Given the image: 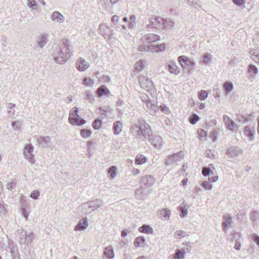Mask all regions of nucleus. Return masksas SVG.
<instances>
[{
    "label": "nucleus",
    "instance_id": "nucleus-1",
    "mask_svg": "<svg viewBox=\"0 0 259 259\" xmlns=\"http://www.w3.org/2000/svg\"><path fill=\"white\" fill-rule=\"evenodd\" d=\"M132 128L133 129L138 128L137 135L140 139L149 140L151 139V137H153L150 126L142 119H139L138 124L133 125Z\"/></svg>",
    "mask_w": 259,
    "mask_h": 259
},
{
    "label": "nucleus",
    "instance_id": "nucleus-2",
    "mask_svg": "<svg viewBox=\"0 0 259 259\" xmlns=\"http://www.w3.org/2000/svg\"><path fill=\"white\" fill-rule=\"evenodd\" d=\"M69 41L68 39H63L64 46L63 48L60 50L57 56L54 58L55 62L60 64H63L70 58L71 53L69 51Z\"/></svg>",
    "mask_w": 259,
    "mask_h": 259
},
{
    "label": "nucleus",
    "instance_id": "nucleus-3",
    "mask_svg": "<svg viewBox=\"0 0 259 259\" xmlns=\"http://www.w3.org/2000/svg\"><path fill=\"white\" fill-rule=\"evenodd\" d=\"M16 235L20 244H25L27 246L31 245L34 237V234L33 232L25 231L22 228L17 230Z\"/></svg>",
    "mask_w": 259,
    "mask_h": 259
},
{
    "label": "nucleus",
    "instance_id": "nucleus-4",
    "mask_svg": "<svg viewBox=\"0 0 259 259\" xmlns=\"http://www.w3.org/2000/svg\"><path fill=\"white\" fill-rule=\"evenodd\" d=\"M78 112L77 107H74L70 110L68 120L71 124L79 126L85 123V120L79 116Z\"/></svg>",
    "mask_w": 259,
    "mask_h": 259
},
{
    "label": "nucleus",
    "instance_id": "nucleus-5",
    "mask_svg": "<svg viewBox=\"0 0 259 259\" xmlns=\"http://www.w3.org/2000/svg\"><path fill=\"white\" fill-rule=\"evenodd\" d=\"M178 60L182 67L187 71H191L194 69L195 62L192 59H190L185 56H180Z\"/></svg>",
    "mask_w": 259,
    "mask_h": 259
},
{
    "label": "nucleus",
    "instance_id": "nucleus-6",
    "mask_svg": "<svg viewBox=\"0 0 259 259\" xmlns=\"http://www.w3.org/2000/svg\"><path fill=\"white\" fill-rule=\"evenodd\" d=\"M34 147L31 144H27L24 148L23 154L25 158L32 165L35 163L34 155L33 154Z\"/></svg>",
    "mask_w": 259,
    "mask_h": 259
},
{
    "label": "nucleus",
    "instance_id": "nucleus-7",
    "mask_svg": "<svg viewBox=\"0 0 259 259\" xmlns=\"http://www.w3.org/2000/svg\"><path fill=\"white\" fill-rule=\"evenodd\" d=\"M184 157L183 152L181 151L178 153L169 155L165 160L164 163L166 165H170L177 162L181 161Z\"/></svg>",
    "mask_w": 259,
    "mask_h": 259
},
{
    "label": "nucleus",
    "instance_id": "nucleus-8",
    "mask_svg": "<svg viewBox=\"0 0 259 259\" xmlns=\"http://www.w3.org/2000/svg\"><path fill=\"white\" fill-rule=\"evenodd\" d=\"M139 81L141 87L147 90L153 85L152 81L149 78L145 76H140Z\"/></svg>",
    "mask_w": 259,
    "mask_h": 259
},
{
    "label": "nucleus",
    "instance_id": "nucleus-9",
    "mask_svg": "<svg viewBox=\"0 0 259 259\" xmlns=\"http://www.w3.org/2000/svg\"><path fill=\"white\" fill-rule=\"evenodd\" d=\"M38 144L42 148L48 147L51 143V139L49 136L35 137Z\"/></svg>",
    "mask_w": 259,
    "mask_h": 259
},
{
    "label": "nucleus",
    "instance_id": "nucleus-10",
    "mask_svg": "<svg viewBox=\"0 0 259 259\" xmlns=\"http://www.w3.org/2000/svg\"><path fill=\"white\" fill-rule=\"evenodd\" d=\"M115 254L113 248L111 245H108L104 248L102 254L103 259H114Z\"/></svg>",
    "mask_w": 259,
    "mask_h": 259
},
{
    "label": "nucleus",
    "instance_id": "nucleus-11",
    "mask_svg": "<svg viewBox=\"0 0 259 259\" xmlns=\"http://www.w3.org/2000/svg\"><path fill=\"white\" fill-rule=\"evenodd\" d=\"M104 202L101 199H96L92 201H89L82 204V206L84 207L87 205L89 207H93L95 209L100 208L104 205Z\"/></svg>",
    "mask_w": 259,
    "mask_h": 259
},
{
    "label": "nucleus",
    "instance_id": "nucleus-12",
    "mask_svg": "<svg viewBox=\"0 0 259 259\" xmlns=\"http://www.w3.org/2000/svg\"><path fill=\"white\" fill-rule=\"evenodd\" d=\"M223 121L227 128L230 131H235L238 127L232 119L226 115L223 116Z\"/></svg>",
    "mask_w": 259,
    "mask_h": 259
},
{
    "label": "nucleus",
    "instance_id": "nucleus-13",
    "mask_svg": "<svg viewBox=\"0 0 259 259\" xmlns=\"http://www.w3.org/2000/svg\"><path fill=\"white\" fill-rule=\"evenodd\" d=\"M162 18L155 16L151 18L150 24L147 25V27H153L156 28L162 27Z\"/></svg>",
    "mask_w": 259,
    "mask_h": 259
},
{
    "label": "nucleus",
    "instance_id": "nucleus-14",
    "mask_svg": "<svg viewBox=\"0 0 259 259\" xmlns=\"http://www.w3.org/2000/svg\"><path fill=\"white\" fill-rule=\"evenodd\" d=\"M89 64L81 58L76 63V67L79 71H84L89 67Z\"/></svg>",
    "mask_w": 259,
    "mask_h": 259
},
{
    "label": "nucleus",
    "instance_id": "nucleus-15",
    "mask_svg": "<svg viewBox=\"0 0 259 259\" xmlns=\"http://www.w3.org/2000/svg\"><path fill=\"white\" fill-rule=\"evenodd\" d=\"M223 219L222 228L224 231L226 232L232 223V217L229 214L227 213L223 216Z\"/></svg>",
    "mask_w": 259,
    "mask_h": 259
},
{
    "label": "nucleus",
    "instance_id": "nucleus-16",
    "mask_svg": "<svg viewBox=\"0 0 259 259\" xmlns=\"http://www.w3.org/2000/svg\"><path fill=\"white\" fill-rule=\"evenodd\" d=\"M242 150L236 147H230L227 151L226 154L229 157H237L241 154Z\"/></svg>",
    "mask_w": 259,
    "mask_h": 259
},
{
    "label": "nucleus",
    "instance_id": "nucleus-17",
    "mask_svg": "<svg viewBox=\"0 0 259 259\" xmlns=\"http://www.w3.org/2000/svg\"><path fill=\"white\" fill-rule=\"evenodd\" d=\"M49 35L46 33H43L40 35L37 39L36 47L42 49L47 44Z\"/></svg>",
    "mask_w": 259,
    "mask_h": 259
},
{
    "label": "nucleus",
    "instance_id": "nucleus-18",
    "mask_svg": "<svg viewBox=\"0 0 259 259\" xmlns=\"http://www.w3.org/2000/svg\"><path fill=\"white\" fill-rule=\"evenodd\" d=\"M160 39V36L158 35L154 34H149L144 35L142 38V40L149 43H152Z\"/></svg>",
    "mask_w": 259,
    "mask_h": 259
},
{
    "label": "nucleus",
    "instance_id": "nucleus-19",
    "mask_svg": "<svg viewBox=\"0 0 259 259\" xmlns=\"http://www.w3.org/2000/svg\"><path fill=\"white\" fill-rule=\"evenodd\" d=\"M141 182L148 187L152 186L155 183L154 178L150 175H146L142 177Z\"/></svg>",
    "mask_w": 259,
    "mask_h": 259
},
{
    "label": "nucleus",
    "instance_id": "nucleus-20",
    "mask_svg": "<svg viewBox=\"0 0 259 259\" xmlns=\"http://www.w3.org/2000/svg\"><path fill=\"white\" fill-rule=\"evenodd\" d=\"M51 19L55 22L63 23L65 21V17L60 12L58 11L54 12L51 16Z\"/></svg>",
    "mask_w": 259,
    "mask_h": 259
},
{
    "label": "nucleus",
    "instance_id": "nucleus-21",
    "mask_svg": "<svg viewBox=\"0 0 259 259\" xmlns=\"http://www.w3.org/2000/svg\"><path fill=\"white\" fill-rule=\"evenodd\" d=\"M89 226L87 219L86 218L80 221L74 228L76 231H83L85 230Z\"/></svg>",
    "mask_w": 259,
    "mask_h": 259
},
{
    "label": "nucleus",
    "instance_id": "nucleus-22",
    "mask_svg": "<svg viewBox=\"0 0 259 259\" xmlns=\"http://www.w3.org/2000/svg\"><path fill=\"white\" fill-rule=\"evenodd\" d=\"M146 189V188L141 187L138 190L135 194L136 198L141 200L144 199L146 195L149 193V191Z\"/></svg>",
    "mask_w": 259,
    "mask_h": 259
},
{
    "label": "nucleus",
    "instance_id": "nucleus-23",
    "mask_svg": "<svg viewBox=\"0 0 259 259\" xmlns=\"http://www.w3.org/2000/svg\"><path fill=\"white\" fill-rule=\"evenodd\" d=\"M99 32L105 37L108 36L111 32L110 28L105 24H101L99 27Z\"/></svg>",
    "mask_w": 259,
    "mask_h": 259
},
{
    "label": "nucleus",
    "instance_id": "nucleus-24",
    "mask_svg": "<svg viewBox=\"0 0 259 259\" xmlns=\"http://www.w3.org/2000/svg\"><path fill=\"white\" fill-rule=\"evenodd\" d=\"M152 141L153 145L156 148H160L162 145V138L159 136L155 137L154 138V136L151 137V139H149Z\"/></svg>",
    "mask_w": 259,
    "mask_h": 259
},
{
    "label": "nucleus",
    "instance_id": "nucleus-25",
    "mask_svg": "<svg viewBox=\"0 0 259 259\" xmlns=\"http://www.w3.org/2000/svg\"><path fill=\"white\" fill-rule=\"evenodd\" d=\"M97 92L99 97H102L104 95L108 96L110 95V92L109 90L104 85L100 86L97 89Z\"/></svg>",
    "mask_w": 259,
    "mask_h": 259
},
{
    "label": "nucleus",
    "instance_id": "nucleus-26",
    "mask_svg": "<svg viewBox=\"0 0 259 259\" xmlns=\"http://www.w3.org/2000/svg\"><path fill=\"white\" fill-rule=\"evenodd\" d=\"M169 71L175 75H177L180 73V69L177 65L174 63L170 62L168 65Z\"/></svg>",
    "mask_w": 259,
    "mask_h": 259
},
{
    "label": "nucleus",
    "instance_id": "nucleus-27",
    "mask_svg": "<svg viewBox=\"0 0 259 259\" xmlns=\"http://www.w3.org/2000/svg\"><path fill=\"white\" fill-rule=\"evenodd\" d=\"M174 24V22L169 18L163 19H162V27L166 29H169L171 28Z\"/></svg>",
    "mask_w": 259,
    "mask_h": 259
},
{
    "label": "nucleus",
    "instance_id": "nucleus-28",
    "mask_svg": "<svg viewBox=\"0 0 259 259\" xmlns=\"http://www.w3.org/2000/svg\"><path fill=\"white\" fill-rule=\"evenodd\" d=\"M213 168V165L212 164H210L208 167H204L202 169V173L204 177L208 176L210 175H213V171L211 169Z\"/></svg>",
    "mask_w": 259,
    "mask_h": 259
},
{
    "label": "nucleus",
    "instance_id": "nucleus-29",
    "mask_svg": "<svg viewBox=\"0 0 259 259\" xmlns=\"http://www.w3.org/2000/svg\"><path fill=\"white\" fill-rule=\"evenodd\" d=\"M185 258V251L177 249L174 256V259H184Z\"/></svg>",
    "mask_w": 259,
    "mask_h": 259
},
{
    "label": "nucleus",
    "instance_id": "nucleus-30",
    "mask_svg": "<svg viewBox=\"0 0 259 259\" xmlns=\"http://www.w3.org/2000/svg\"><path fill=\"white\" fill-rule=\"evenodd\" d=\"M145 239L142 237H137L134 242V246L136 248L140 247L142 246L143 244L145 242Z\"/></svg>",
    "mask_w": 259,
    "mask_h": 259
},
{
    "label": "nucleus",
    "instance_id": "nucleus-31",
    "mask_svg": "<svg viewBox=\"0 0 259 259\" xmlns=\"http://www.w3.org/2000/svg\"><path fill=\"white\" fill-rule=\"evenodd\" d=\"M114 133L118 135L122 130V123L119 121L115 122L113 124Z\"/></svg>",
    "mask_w": 259,
    "mask_h": 259
},
{
    "label": "nucleus",
    "instance_id": "nucleus-32",
    "mask_svg": "<svg viewBox=\"0 0 259 259\" xmlns=\"http://www.w3.org/2000/svg\"><path fill=\"white\" fill-rule=\"evenodd\" d=\"M244 133L245 135L250 138V141H252L254 140V135L253 131L251 130L250 127L246 126L245 127Z\"/></svg>",
    "mask_w": 259,
    "mask_h": 259
},
{
    "label": "nucleus",
    "instance_id": "nucleus-33",
    "mask_svg": "<svg viewBox=\"0 0 259 259\" xmlns=\"http://www.w3.org/2000/svg\"><path fill=\"white\" fill-rule=\"evenodd\" d=\"M161 218L168 220L170 215V210L168 208L162 209L160 212Z\"/></svg>",
    "mask_w": 259,
    "mask_h": 259
},
{
    "label": "nucleus",
    "instance_id": "nucleus-34",
    "mask_svg": "<svg viewBox=\"0 0 259 259\" xmlns=\"http://www.w3.org/2000/svg\"><path fill=\"white\" fill-rule=\"evenodd\" d=\"M224 89L226 94L228 95L233 89V84L232 82L227 81L224 84Z\"/></svg>",
    "mask_w": 259,
    "mask_h": 259
},
{
    "label": "nucleus",
    "instance_id": "nucleus-35",
    "mask_svg": "<svg viewBox=\"0 0 259 259\" xmlns=\"http://www.w3.org/2000/svg\"><path fill=\"white\" fill-rule=\"evenodd\" d=\"M139 231L144 233H152L153 229L148 225H144L139 228Z\"/></svg>",
    "mask_w": 259,
    "mask_h": 259
},
{
    "label": "nucleus",
    "instance_id": "nucleus-36",
    "mask_svg": "<svg viewBox=\"0 0 259 259\" xmlns=\"http://www.w3.org/2000/svg\"><path fill=\"white\" fill-rule=\"evenodd\" d=\"M190 6H193L196 9L199 10L201 7L199 0H187Z\"/></svg>",
    "mask_w": 259,
    "mask_h": 259
},
{
    "label": "nucleus",
    "instance_id": "nucleus-37",
    "mask_svg": "<svg viewBox=\"0 0 259 259\" xmlns=\"http://www.w3.org/2000/svg\"><path fill=\"white\" fill-rule=\"evenodd\" d=\"M252 60L257 63H259V53L258 50H252L250 51Z\"/></svg>",
    "mask_w": 259,
    "mask_h": 259
},
{
    "label": "nucleus",
    "instance_id": "nucleus-38",
    "mask_svg": "<svg viewBox=\"0 0 259 259\" xmlns=\"http://www.w3.org/2000/svg\"><path fill=\"white\" fill-rule=\"evenodd\" d=\"M203 59V64L208 65L210 64L212 61V56L208 53L204 54L202 56Z\"/></svg>",
    "mask_w": 259,
    "mask_h": 259
},
{
    "label": "nucleus",
    "instance_id": "nucleus-39",
    "mask_svg": "<svg viewBox=\"0 0 259 259\" xmlns=\"http://www.w3.org/2000/svg\"><path fill=\"white\" fill-rule=\"evenodd\" d=\"M102 119L100 118H97L93 123V127L95 130H99L101 128Z\"/></svg>",
    "mask_w": 259,
    "mask_h": 259
},
{
    "label": "nucleus",
    "instance_id": "nucleus-40",
    "mask_svg": "<svg viewBox=\"0 0 259 259\" xmlns=\"http://www.w3.org/2000/svg\"><path fill=\"white\" fill-rule=\"evenodd\" d=\"M136 163L139 164H142L146 161V158L143 155H138L136 158Z\"/></svg>",
    "mask_w": 259,
    "mask_h": 259
},
{
    "label": "nucleus",
    "instance_id": "nucleus-41",
    "mask_svg": "<svg viewBox=\"0 0 259 259\" xmlns=\"http://www.w3.org/2000/svg\"><path fill=\"white\" fill-rule=\"evenodd\" d=\"M16 105L14 103H9L7 104V107L9 109L8 112L10 114V116H14L15 113V110L13 109L15 107Z\"/></svg>",
    "mask_w": 259,
    "mask_h": 259
},
{
    "label": "nucleus",
    "instance_id": "nucleus-42",
    "mask_svg": "<svg viewBox=\"0 0 259 259\" xmlns=\"http://www.w3.org/2000/svg\"><path fill=\"white\" fill-rule=\"evenodd\" d=\"M186 236H188V235L187 234L186 232L182 230H177V231L175 232L174 234V236L176 238L179 237V238L180 239Z\"/></svg>",
    "mask_w": 259,
    "mask_h": 259
},
{
    "label": "nucleus",
    "instance_id": "nucleus-43",
    "mask_svg": "<svg viewBox=\"0 0 259 259\" xmlns=\"http://www.w3.org/2000/svg\"><path fill=\"white\" fill-rule=\"evenodd\" d=\"M152 50H154L156 52L161 51L164 50L165 46L164 44H161L160 45L154 46L151 45Z\"/></svg>",
    "mask_w": 259,
    "mask_h": 259
},
{
    "label": "nucleus",
    "instance_id": "nucleus-44",
    "mask_svg": "<svg viewBox=\"0 0 259 259\" xmlns=\"http://www.w3.org/2000/svg\"><path fill=\"white\" fill-rule=\"evenodd\" d=\"M144 67L143 61L141 60L135 64V69L138 72L142 71Z\"/></svg>",
    "mask_w": 259,
    "mask_h": 259
},
{
    "label": "nucleus",
    "instance_id": "nucleus-45",
    "mask_svg": "<svg viewBox=\"0 0 259 259\" xmlns=\"http://www.w3.org/2000/svg\"><path fill=\"white\" fill-rule=\"evenodd\" d=\"M108 172L112 178H114L116 175V167L115 166H112L108 168Z\"/></svg>",
    "mask_w": 259,
    "mask_h": 259
},
{
    "label": "nucleus",
    "instance_id": "nucleus-46",
    "mask_svg": "<svg viewBox=\"0 0 259 259\" xmlns=\"http://www.w3.org/2000/svg\"><path fill=\"white\" fill-rule=\"evenodd\" d=\"M94 82L92 79L85 77L83 80V84L86 86H93Z\"/></svg>",
    "mask_w": 259,
    "mask_h": 259
},
{
    "label": "nucleus",
    "instance_id": "nucleus-47",
    "mask_svg": "<svg viewBox=\"0 0 259 259\" xmlns=\"http://www.w3.org/2000/svg\"><path fill=\"white\" fill-rule=\"evenodd\" d=\"M258 216L259 212L256 211H253L250 213V219L254 224H255Z\"/></svg>",
    "mask_w": 259,
    "mask_h": 259
},
{
    "label": "nucleus",
    "instance_id": "nucleus-48",
    "mask_svg": "<svg viewBox=\"0 0 259 259\" xmlns=\"http://www.w3.org/2000/svg\"><path fill=\"white\" fill-rule=\"evenodd\" d=\"M138 50L141 52H143V51L149 52L150 51L152 50V48H151V45L149 46H146L145 45H140L138 47Z\"/></svg>",
    "mask_w": 259,
    "mask_h": 259
},
{
    "label": "nucleus",
    "instance_id": "nucleus-49",
    "mask_svg": "<svg viewBox=\"0 0 259 259\" xmlns=\"http://www.w3.org/2000/svg\"><path fill=\"white\" fill-rule=\"evenodd\" d=\"M199 119V117L197 114H193L189 118V121L191 124H194Z\"/></svg>",
    "mask_w": 259,
    "mask_h": 259
},
{
    "label": "nucleus",
    "instance_id": "nucleus-50",
    "mask_svg": "<svg viewBox=\"0 0 259 259\" xmlns=\"http://www.w3.org/2000/svg\"><path fill=\"white\" fill-rule=\"evenodd\" d=\"M208 93L206 91H201L198 95V98L200 100H204L207 97Z\"/></svg>",
    "mask_w": 259,
    "mask_h": 259
},
{
    "label": "nucleus",
    "instance_id": "nucleus-51",
    "mask_svg": "<svg viewBox=\"0 0 259 259\" xmlns=\"http://www.w3.org/2000/svg\"><path fill=\"white\" fill-rule=\"evenodd\" d=\"M12 125L15 131H19L20 129L21 123L20 121H15L12 122Z\"/></svg>",
    "mask_w": 259,
    "mask_h": 259
},
{
    "label": "nucleus",
    "instance_id": "nucleus-52",
    "mask_svg": "<svg viewBox=\"0 0 259 259\" xmlns=\"http://www.w3.org/2000/svg\"><path fill=\"white\" fill-rule=\"evenodd\" d=\"M233 2L239 7L245 8L244 0H232Z\"/></svg>",
    "mask_w": 259,
    "mask_h": 259
},
{
    "label": "nucleus",
    "instance_id": "nucleus-53",
    "mask_svg": "<svg viewBox=\"0 0 259 259\" xmlns=\"http://www.w3.org/2000/svg\"><path fill=\"white\" fill-rule=\"evenodd\" d=\"M178 209L180 211V212H181L180 216H181V217L184 218V217H185V216L187 215V212H188V211H187V209L184 208L182 206H180L178 207Z\"/></svg>",
    "mask_w": 259,
    "mask_h": 259
},
{
    "label": "nucleus",
    "instance_id": "nucleus-54",
    "mask_svg": "<svg viewBox=\"0 0 259 259\" xmlns=\"http://www.w3.org/2000/svg\"><path fill=\"white\" fill-rule=\"evenodd\" d=\"M248 71L250 73L256 74L258 72V69L256 66L253 65H249L248 67Z\"/></svg>",
    "mask_w": 259,
    "mask_h": 259
},
{
    "label": "nucleus",
    "instance_id": "nucleus-55",
    "mask_svg": "<svg viewBox=\"0 0 259 259\" xmlns=\"http://www.w3.org/2000/svg\"><path fill=\"white\" fill-rule=\"evenodd\" d=\"M201 186L205 189H208L209 190H211L212 188V185L207 181H203L201 184Z\"/></svg>",
    "mask_w": 259,
    "mask_h": 259
},
{
    "label": "nucleus",
    "instance_id": "nucleus-56",
    "mask_svg": "<svg viewBox=\"0 0 259 259\" xmlns=\"http://www.w3.org/2000/svg\"><path fill=\"white\" fill-rule=\"evenodd\" d=\"M80 134L82 137L87 138L91 135V132L90 131H87L85 129H82L80 131Z\"/></svg>",
    "mask_w": 259,
    "mask_h": 259
},
{
    "label": "nucleus",
    "instance_id": "nucleus-57",
    "mask_svg": "<svg viewBox=\"0 0 259 259\" xmlns=\"http://www.w3.org/2000/svg\"><path fill=\"white\" fill-rule=\"evenodd\" d=\"M40 193L38 190H33L30 194V197L34 199H37Z\"/></svg>",
    "mask_w": 259,
    "mask_h": 259
},
{
    "label": "nucleus",
    "instance_id": "nucleus-58",
    "mask_svg": "<svg viewBox=\"0 0 259 259\" xmlns=\"http://www.w3.org/2000/svg\"><path fill=\"white\" fill-rule=\"evenodd\" d=\"M27 5L30 8H32L34 9H35L37 6L36 3L34 0H28Z\"/></svg>",
    "mask_w": 259,
    "mask_h": 259
},
{
    "label": "nucleus",
    "instance_id": "nucleus-59",
    "mask_svg": "<svg viewBox=\"0 0 259 259\" xmlns=\"http://www.w3.org/2000/svg\"><path fill=\"white\" fill-rule=\"evenodd\" d=\"M7 210L5 209L4 203L2 201V202H0V215H4L6 213Z\"/></svg>",
    "mask_w": 259,
    "mask_h": 259
},
{
    "label": "nucleus",
    "instance_id": "nucleus-60",
    "mask_svg": "<svg viewBox=\"0 0 259 259\" xmlns=\"http://www.w3.org/2000/svg\"><path fill=\"white\" fill-rule=\"evenodd\" d=\"M16 186V183L14 181L10 182L7 184V187L9 190H12L13 188H15Z\"/></svg>",
    "mask_w": 259,
    "mask_h": 259
},
{
    "label": "nucleus",
    "instance_id": "nucleus-61",
    "mask_svg": "<svg viewBox=\"0 0 259 259\" xmlns=\"http://www.w3.org/2000/svg\"><path fill=\"white\" fill-rule=\"evenodd\" d=\"M21 213L22 215L25 218L26 220L27 219V218L29 215V213L27 210L24 207H22L21 208Z\"/></svg>",
    "mask_w": 259,
    "mask_h": 259
},
{
    "label": "nucleus",
    "instance_id": "nucleus-62",
    "mask_svg": "<svg viewBox=\"0 0 259 259\" xmlns=\"http://www.w3.org/2000/svg\"><path fill=\"white\" fill-rule=\"evenodd\" d=\"M184 245H185L187 246V248H186V251L185 252H190L191 250V243L189 242H186L183 243Z\"/></svg>",
    "mask_w": 259,
    "mask_h": 259
},
{
    "label": "nucleus",
    "instance_id": "nucleus-63",
    "mask_svg": "<svg viewBox=\"0 0 259 259\" xmlns=\"http://www.w3.org/2000/svg\"><path fill=\"white\" fill-rule=\"evenodd\" d=\"M234 248L235 249L237 250H239L241 248V244L239 241V239H237L236 240V243L234 245Z\"/></svg>",
    "mask_w": 259,
    "mask_h": 259
},
{
    "label": "nucleus",
    "instance_id": "nucleus-64",
    "mask_svg": "<svg viewBox=\"0 0 259 259\" xmlns=\"http://www.w3.org/2000/svg\"><path fill=\"white\" fill-rule=\"evenodd\" d=\"M160 109L162 112L167 113L168 112V108L164 105H161L160 106Z\"/></svg>",
    "mask_w": 259,
    "mask_h": 259
}]
</instances>
